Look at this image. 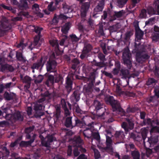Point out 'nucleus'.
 I'll return each instance as SVG.
<instances>
[{
	"label": "nucleus",
	"instance_id": "50",
	"mask_svg": "<svg viewBox=\"0 0 159 159\" xmlns=\"http://www.w3.org/2000/svg\"><path fill=\"white\" fill-rule=\"evenodd\" d=\"M50 44L53 47H55V48H58V43L56 40H52L50 41Z\"/></svg>",
	"mask_w": 159,
	"mask_h": 159
},
{
	"label": "nucleus",
	"instance_id": "60",
	"mask_svg": "<svg viewBox=\"0 0 159 159\" xmlns=\"http://www.w3.org/2000/svg\"><path fill=\"white\" fill-rule=\"evenodd\" d=\"M92 135L94 138L99 142L100 140V137L99 134L97 132L93 133Z\"/></svg>",
	"mask_w": 159,
	"mask_h": 159
},
{
	"label": "nucleus",
	"instance_id": "41",
	"mask_svg": "<svg viewBox=\"0 0 159 159\" xmlns=\"http://www.w3.org/2000/svg\"><path fill=\"white\" fill-rule=\"evenodd\" d=\"M54 77L52 75H49L48 76L47 80L46 81L45 84L48 86H49V83L52 84L54 83Z\"/></svg>",
	"mask_w": 159,
	"mask_h": 159
},
{
	"label": "nucleus",
	"instance_id": "37",
	"mask_svg": "<svg viewBox=\"0 0 159 159\" xmlns=\"http://www.w3.org/2000/svg\"><path fill=\"white\" fill-rule=\"evenodd\" d=\"M131 154L134 159H139L140 154L137 149L131 150Z\"/></svg>",
	"mask_w": 159,
	"mask_h": 159
},
{
	"label": "nucleus",
	"instance_id": "3",
	"mask_svg": "<svg viewBox=\"0 0 159 159\" xmlns=\"http://www.w3.org/2000/svg\"><path fill=\"white\" fill-rule=\"evenodd\" d=\"M10 110L7 108H5L3 110V112L2 113L1 111V116L7 120H10L12 123L15 122L16 121H22L23 120V116L20 112L18 111H16L13 115L9 113Z\"/></svg>",
	"mask_w": 159,
	"mask_h": 159
},
{
	"label": "nucleus",
	"instance_id": "19",
	"mask_svg": "<svg viewBox=\"0 0 159 159\" xmlns=\"http://www.w3.org/2000/svg\"><path fill=\"white\" fill-rule=\"evenodd\" d=\"M89 6V2L82 3L80 11L82 17H84L86 16Z\"/></svg>",
	"mask_w": 159,
	"mask_h": 159
},
{
	"label": "nucleus",
	"instance_id": "38",
	"mask_svg": "<svg viewBox=\"0 0 159 159\" xmlns=\"http://www.w3.org/2000/svg\"><path fill=\"white\" fill-rule=\"evenodd\" d=\"M15 94L14 93L9 94L7 92H6L4 94V97L7 100H10L12 99Z\"/></svg>",
	"mask_w": 159,
	"mask_h": 159
},
{
	"label": "nucleus",
	"instance_id": "57",
	"mask_svg": "<svg viewBox=\"0 0 159 159\" xmlns=\"http://www.w3.org/2000/svg\"><path fill=\"white\" fill-rule=\"evenodd\" d=\"M75 126H80L81 125L83 124V122L82 121H81L79 119H78L77 118L75 117Z\"/></svg>",
	"mask_w": 159,
	"mask_h": 159
},
{
	"label": "nucleus",
	"instance_id": "16",
	"mask_svg": "<svg viewBox=\"0 0 159 159\" xmlns=\"http://www.w3.org/2000/svg\"><path fill=\"white\" fill-rule=\"evenodd\" d=\"M53 141V137L52 135H48L43 140H42L41 143L43 146L47 148L50 147V143Z\"/></svg>",
	"mask_w": 159,
	"mask_h": 159
},
{
	"label": "nucleus",
	"instance_id": "31",
	"mask_svg": "<svg viewBox=\"0 0 159 159\" xmlns=\"http://www.w3.org/2000/svg\"><path fill=\"white\" fill-rule=\"evenodd\" d=\"M80 95V92L79 90H77L74 92L73 94V96L71 98V100L73 103L75 102V100L76 102L79 100Z\"/></svg>",
	"mask_w": 159,
	"mask_h": 159
},
{
	"label": "nucleus",
	"instance_id": "44",
	"mask_svg": "<svg viewBox=\"0 0 159 159\" xmlns=\"http://www.w3.org/2000/svg\"><path fill=\"white\" fill-rule=\"evenodd\" d=\"M55 109L56 110V114L55 115V116L57 118V119L59 118L61 114V107L58 106L57 105L55 107Z\"/></svg>",
	"mask_w": 159,
	"mask_h": 159
},
{
	"label": "nucleus",
	"instance_id": "42",
	"mask_svg": "<svg viewBox=\"0 0 159 159\" xmlns=\"http://www.w3.org/2000/svg\"><path fill=\"white\" fill-rule=\"evenodd\" d=\"M154 122L157 123L156 121H154V120H151L150 119H148L147 120H145L143 121V123L144 125H145L146 124H148L149 125H151L152 126H155V125H153Z\"/></svg>",
	"mask_w": 159,
	"mask_h": 159
},
{
	"label": "nucleus",
	"instance_id": "32",
	"mask_svg": "<svg viewBox=\"0 0 159 159\" xmlns=\"http://www.w3.org/2000/svg\"><path fill=\"white\" fill-rule=\"evenodd\" d=\"M20 8H28V4L26 0H20L17 5Z\"/></svg>",
	"mask_w": 159,
	"mask_h": 159
},
{
	"label": "nucleus",
	"instance_id": "58",
	"mask_svg": "<svg viewBox=\"0 0 159 159\" xmlns=\"http://www.w3.org/2000/svg\"><path fill=\"white\" fill-rule=\"evenodd\" d=\"M152 40L155 42L159 40V34L154 33L152 34Z\"/></svg>",
	"mask_w": 159,
	"mask_h": 159
},
{
	"label": "nucleus",
	"instance_id": "7",
	"mask_svg": "<svg viewBox=\"0 0 159 159\" xmlns=\"http://www.w3.org/2000/svg\"><path fill=\"white\" fill-rule=\"evenodd\" d=\"M93 71V72L91 73V75L89 76V80L91 82L89 84L87 87L84 88V90L88 94L91 93L93 91L94 87L93 83L96 75L98 74V72H97V70H94Z\"/></svg>",
	"mask_w": 159,
	"mask_h": 159
},
{
	"label": "nucleus",
	"instance_id": "43",
	"mask_svg": "<svg viewBox=\"0 0 159 159\" xmlns=\"http://www.w3.org/2000/svg\"><path fill=\"white\" fill-rule=\"evenodd\" d=\"M91 148L93 151L95 159H98L100 158V154L98 150L96 149L94 146H93L91 147Z\"/></svg>",
	"mask_w": 159,
	"mask_h": 159
},
{
	"label": "nucleus",
	"instance_id": "5",
	"mask_svg": "<svg viewBox=\"0 0 159 159\" xmlns=\"http://www.w3.org/2000/svg\"><path fill=\"white\" fill-rule=\"evenodd\" d=\"M54 57L55 55L53 53L46 64V69L48 72H55L57 71V63L55 60L52 59Z\"/></svg>",
	"mask_w": 159,
	"mask_h": 159
},
{
	"label": "nucleus",
	"instance_id": "51",
	"mask_svg": "<svg viewBox=\"0 0 159 159\" xmlns=\"http://www.w3.org/2000/svg\"><path fill=\"white\" fill-rule=\"evenodd\" d=\"M34 127V126H31L26 128L25 129V132L27 134H33V133H31L33 131Z\"/></svg>",
	"mask_w": 159,
	"mask_h": 159
},
{
	"label": "nucleus",
	"instance_id": "36",
	"mask_svg": "<svg viewBox=\"0 0 159 159\" xmlns=\"http://www.w3.org/2000/svg\"><path fill=\"white\" fill-rule=\"evenodd\" d=\"M147 141L150 144H155L158 141V136L157 135L154 136H152L148 138V141Z\"/></svg>",
	"mask_w": 159,
	"mask_h": 159
},
{
	"label": "nucleus",
	"instance_id": "56",
	"mask_svg": "<svg viewBox=\"0 0 159 159\" xmlns=\"http://www.w3.org/2000/svg\"><path fill=\"white\" fill-rule=\"evenodd\" d=\"M7 64L1 63V71L4 72H7Z\"/></svg>",
	"mask_w": 159,
	"mask_h": 159
},
{
	"label": "nucleus",
	"instance_id": "22",
	"mask_svg": "<svg viewBox=\"0 0 159 159\" xmlns=\"http://www.w3.org/2000/svg\"><path fill=\"white\" fill-rule=\"evenodd\" d=\"M73 143L74 146L78 147L81 146L84 143L82 140L80 136H75L73 139Z\"/></svg>",
	"mask_w": 159,
	"mask_h": 159
},
{
	"label": "nucleus",
	"instance_id": "21",
	"mask_svg": "<svg viewBox=\"0 0 159 159\" xmlns=\"http://www.w3.org/2000/svg\"><path fill=\"white\" fill-rule=\"evenodd\" d=\"M138 24L137 23H136V24L134 25V26L136 30V39L135 40H136V39H137V40H140L142 39L143 36V32L138 27Z\"/></svg>",
	"mask_w": 159,
	"mask_h": 159
},
{
	"label": "nucleus",
	"instance_id": "40",
	"mask_svg": "<svg viewBox=\"0 0 159 159\" xmlns=\"http://www.w3.org/2000/svg\"><path fill=\"white\" fill-rule=\"evenodd\" d=\"M157 82V81L155 80L154 79L150 78L148 79L146 83V84L147 85L150 86V87H151L152 85L153 86V85H155Z\"/></svg>",
	"mask_w": 159,
	"mask_h": 159
},
{
	"label": "nucleus",
	"instance_id": "35",
	"mask_svg": "<svg viewBox=\"0 0 159 159\" xmlns=\"http://www.w3.org/2000/svg\"><path fill=\"white\" fill-rule=\"evenodd\" d=\"M73 109L78 115L81 114L83 111L80 109L78 104L76 102H73L72 104Z\"/></svg>",
	"mask_w": 159,
	"mask_h": 159
},
{
	"label": "nucleus",
	"instance_id": "10",
	"mask_svg": "<svg viewBox=\"0 0 159 159\" xmlns=\"http://www.w3.org/2000/svg\"><path fill=\"white\" fill-rule=\"evenodd\" d=\"M63 9L65 14H66L69 13L70 15H64L63 14H60L58 16L59 18L66 19L67 18H70L72 17V15L71 13L73 9L70 6L66 4H64L63 5Z\"/></svg>",
	"mask_w": 159,
	"mask_h": 159
},
{
	"label": "nucleus",
	"instance_id": "8",
	"mask_svg": "<svg viewBox=\"0 0 159 159\" xmlns=\"http://www.w3.org/2000/svg\"><path fill=\"white\" fill-rule=\"evenodd\" d=\"M11 28V25L9 23L8 20L6 17L2 16L1 21V36L4 35L6 32Z\"/></svg>",
	"mask_w": 159,
	"mask_h": 159
},
{
	"label": "nucleus",
	"instance_id": "25",
	"mask_svg": "<svg viewBox=\"0 0 159 159\" xmlns=\"http://www.w3.org/2000/svg\"><path fill=\"white\" fill-rule=\"evenodd\" d=\"M71 24L70 22H67L65 23L61 26V31L63 34H67L69 30Z\"/></svg>",
	"mask_w": 159,
	"mask_h": 159
},
{
	"label": "nucleus",
	"instance_id": "29",
	"mask_svg": "<svg viewBox=\"0 0 159 159\" xmlns=\"http://www.w3.org/2000/svg\"><path fill=\"white\" fill-rule=\"evenodd\" d=\"M62 107L64 110V113L66 116H69L70 112L69 109L67 108L65 100L64 99H62L61 101Z\"/></svg>",
	"mask_w": 159,
	"mask_h": 159
},
{
	"label": "nucleus",
	"instance_id": "62",
	"mask_svg": "<svg viewBox=\"0 0 159 159\" xmlns=\"http://www.w3.org/2000/svg\"><path fill=\"white\" fill-rule=\"evenodd\" d=\"M16 57L17 59L20 61L25 60L23 57L22 56V54L20 52H17Z\"/></svg>",
	"mask_w": 159,
	"mask_h": 159
},
{
	"label": "nucleus",
	"instance_id": "9",
	"mask_svg": "<svg viewBox=\"0 0 159 159\" xmlns=\"http://www.w3.org/2000/svg\"><path fill=\"white\" fill-rule=\"evenodd\" d=\"M107 101L109 102L112 106L113 111H121L122 109L119 102L117 100L114 99L113 97L109 96L108 97L107 99Z\"/></svg>",
	"mask_w": 159,
	"mask_h": 159
},
{
	"label": "nucleus",
	"instance_id": "64",
	"mask_svg": "<svg viewBox=\"0 0 159 159\" xmlns=\"http://www.w3.org/2000/svg\"><path fill=\"white\" fill-rule=\"evenodd\" d=\"M139 16L141 18H145L146 16V11L145 9H143L141 11Z\"/></svg>",
	"mask_w": 159,
	"mask_h": 159
},
{
	"label": "nucleus",
	"instance_id": "45",
	"mask_svg": "<svg viewBox=\"0 0 159 159\" xmlns=\"http://www.w3.org/2000/svg\"><path fill=\"white\" fill-rule=\"evenodd\" d=\"M12 84V83L10 82L9 83H7L5 85L4 84H1V93L3 90L5 89H8L9 88L11 85Z\"/></svg>",
	"mask_w": 159,
	"mask_h": 159
},
{
	"label": "nucleus",
	"instance_id": "12",
	"mask_svg": "<svg viewBox=\"0 0 159 159\" xmlns=\"http://www.w3.org/2000/svg\"><path fill=\"white\" fill-rule=\"evenodd\" d=\"M153 8L148 7L147 8L148 13L149 14L159 15V3L154 2Z\"/></svg>",
	"mask_w": 159,
	"mask_h": 159
},
{
	"label": "nucleus",
	"instance_id": "20",
	"mask_svg": "<svg viewBox=\"0 0 159 159\" xmlns=\"http://www.w3.org/2000/svg\"><path fill=\"white\" fill-rule=\"evenodd\" d=\"M40 35H37L35 37L33 44H31V45L29 47L31 50L33 48H38L40 46L42 40H40Z\"/></svg>",
	"mask_w": 159,
	"mask_h": 159
},
{
	"label": "nucleus",
	"instance_id": "46",
	"mask_svg": "<svg viewBox=\"0 0 159 159\" xmlns=\"http://www.w3.org/2000/svg\"><path fill=\"white\" fill-rule=\"evenodd\" d=\"M112 144V143H106V147L102 148L106 151H112L113 149Z\"/></svg>",
	"mask_w": 159,
	"mask_h": 159
},
{
	"label": "nucleus",
	"instance_id": "33",
	"mask_svg": "<svg viewBox=\"0 0 159 159\" xmlns=\"http://www.w3.org/2000/svg\"><path fill=\"white\" fill-rule=\"evenodd\" d=\"M83 134L84 137L89 139L91 138L93 132L90 129L88 128L84 130L83 132Z\"/></svg>",
	"mask_w": 159,
	"mask_h": 159
},
{
	"label": "nucleus",
	"instance_id": "6",
	"mask_svg": "<svg viewBox=\"0 0 159 159\" xmlns=\"http://www.w3.org/2000/svg\"><path fill=\"white\" fill-rule=\"evenodd\" d=\"M141 134L142 139L140 136L139 135H136L133 133H131L130 134V137L132 139L134 140L140 141L143 140V143L144 145L145 144V139L147 137V134L148 133V130L145 128H143L141 129Z\"/></svg>",
	"mask_w": 159,
	"mask_h": 159
},
{
	"label": "nucleus",
	"instance_id": "47",
	"mask_svg": "<svg viewBox=\"0 0 159 159\" xmlns=\"http://www.w3.org/2000/svg\"><path fill=\"white\" fill-rule=\"evenodd\" d=\"M70 36L71 40L73 42H77L80 39V37H78L75 34H72L70 35Z\"/></svg>",
	"mask_w": 159,
	"mask_h": 159
},
{
	"label": "nucleus",
	"instance_id": "1",
	"mask_svg": "<svg viewBox=\"0 0 159 159\" xmlns=\"http://www.w3.org/2000/svg\"><path fill=\"white\" fill-rule=\"evenodd\" d=\"M132 52L136 53V60L139 63H142L149 57V56L145 52L143 46L141 45L140 43H134Z\"/></svg>",
	"mask_w": 159,
	"mask_h": 159
},
{
	"label": "nucleus",
	"instance_id": "34",
	"mask_svg": "<svg viewBox=\"0 0 159 159\" xmlns=\"http://www.w3.org/2000/svg\"><path fill=\"white\" fill-rule=\"evenodd\" d=\"M83 70H84L86 72H89V71H91L90 73V76L91 75V73L93 72L94 70H98V68L96 69H93L92 68L91 66H89L88 64H84L83 66Z\"/></svg>",
	"mask_w": 159,
	"mask_h": 159
},
{
	"label": "nucleus",
	"instance_id": "26",
	"mask_svg": "<svg viewBox=\"0 0 159 159\" xmlns=\"http://www.w3.org/2000/svg\"><path fill=\"white\" fill-rule=\"evenodd\" d=\"M32 80L31 78L28 76H26L24 77L23 79V81L27 84V85L24 86L25 90H28V89L30 88Z\"/></svg>",
	"mask_w": 159,
	"mask_h": 159
},
{
	"label": "nucleus",
	"instance_id": "27",
	"mask_svg": "<svg viewBox=\"0 0 159 159\" xmlns=\"http://www.w3.org/2000/svg\"><path fill=\"white\" fill-rule=\"evenodd\" d=\"M106 108L105 106L95 110L96 112V115L99 117H101L102 119H104L105 118L104 117L105 112V111Z\"/></svg>",
	"mask_w": 159,
	"mask_h": 159
},
{
	"label": "nucleus",
	"instance_id": "4",
	"mask_svg": "<svg viewBox=\"0 0 159 159\" xmlns=\"http://www.w3.org/2000/svg\"><path fill=\"white\" fill-rule=\"evenodd\" d=\"M122 58L124 64L128 68L130 69L132 66L131 54L128 47L125 48L123 50Z\"/></svg>",
	"mask_w": 159,
	"mask_h": 159
},
{
	"label": "nucleus",
	"instance_id": "55",
	"mask_svg": "<svg viewBox=\"0 0 159 159\" xmlns=\"http://www.w3.org/2000/svg\"><path fill=\"white\" fill-rule=\"evenodd\" d=\"M133 34L132 31H129L126 32L125 34V39L128 40L130 39V36Z\"/></svg>",
	"mask_w": 159,
	"mask_h": 159
},
{
	"label": "nucleus",
	"instance_id": "39",
	"mask_svg": "<svg viewBox=\"0 0 159 159\" xmlns=\"http://www.w3.org/2000/svg\"><path fill=\"white\" fill-rule=\"evenodd\" d=\"M92 49V47L90 44H85L83 50L84 53H87L89 52Z\"/></svg>",
	"mask_w": 159,
	"mask_h": 159
},
{
	"label": "nucleus",
	"instance_id": "18",
	"mask_svg": "<svg viewBox=\"0 0 159 159\" xmlns=\"http://www.w3.org/2000/svg\"><path fill=\"white\" fill-rule=\"evenodd\" d=\"M114 136L117 140L120 141L117 142L116 143L123 142V139L125 136L124 133L123 131L121 130L116 131Z\"/></svg>",
	"mask_w": 159,
	"mask_h": 159
},
{
	"label": "nucleus",
	"instance_id": "53",
	"mask_svg": "<svg viewBox=\"0 0 159 159\" xmlns=\"http://www.w3.org/2000/svg\"><path fill=\"white\" fill-rule=\"evenodd\" d=\"M125 13V12L124 11L122 10L118 12H115L114 16L117 18H119L121 17Z\"/></svg>",
	"mask_w": 159,
	"mask_h": 159
},
{
	"label": "nucleus",
	"instance_id": "2",
	"mask_svg": "<svg viewBox=\"0 0 159 159\" xmlns=\"http://www.w3.org/2000/svg\"><path fill=\"white\" fill-rule=\"evenodd\" d=\"M72 68L75 70L74 71H70L69 72L68 76L66 78V81L65 88L68 93H70L72 89V79H73V76L75 75V69L78 65L80 64L79 60L77 58L73 59L72 61Z\"/></svg>",
	"mask_w": 159,
	"mask_h": 159
},
{
	"label": "nucleus",
	"instance_id": "24",
	"mask_svg": "<svg viewBox=\"0 0 159 159\" xmlns=\"http://www.w3.org/2000/svg\"><path fill=\"white\" fill-rule=\"evenodd\" d=\"M116 89L115 91L116 93L119 96L127 95L129 96V93L127 91H122L120 89V87L118 85H116Z\"/></svg>",
	"mask_w": 159,
	"mask_h": 159
},
{
	"label": "nucleus",
	"instance_id": "52",
	"mask_svg": "<svg viewBox=\"0 0 159 159\" xmlns=\"http://www.w3.org/2000/svg\"><path fill=\"white\" fill-rule=\"evenodd\" d=\"M93 61L95 62V65L96 66H99V67L101 68L105 66V64L104 62V61H102L99 62H97L95 60H93Z\"/></svg>",
	"mask_w": 159,
	"mask_h": 159
},
{
	"label": "nucleus",
	"instance_id": "30",
	"mask_svg": "<svg viewBox=\"0 0 159 159\" xmlns=\"http://www.w3.org/2000/svg\"><path fill=\"white\" fill-rule=\"evenodd\" d=\"M120 72V75L122 76V78L125 79L127 78L129 79L131 77L129 71L128 70L122 69Z\"/></svg>",
	"mask_w": 159,
	"mask_h": 159
},
{
	"label": "nucleus",
	"instance_id": "11",
	"mask_svg": "<svg viewBox=\"0 0 159 159\" xmlns=\"http://www.w3.org/2000/svg\"><path fill=\"white\" fill-rule=\"evenodd\" d=\"M126 120L128 124L126 122H123L121 125L122 127L124 129L125 133L127 134L130 130L134 128V124L131 119H126Z\"/></svg>",
	"mask_w": 159,
	"mask_h": 159
},
{
	"label": "nucleus",
	"instance_id": "14",
	"mask_svg": "<svg viewBox=\"0 0 159 159\" xmlns=\"http://www.w3.org/2000/svg\"><path fill=\"white\" fill-rule=\"evenodd\" d=\"M43 106L42 104L39 103L38 102L35 103L34 106V109L35 111H36L35 114V116L36 117H39L43 115V112L41 111H38L42 109Z\"/></svg>",
	"mask_w": 159,
	"mask_h": 159
},
{
	"label": "nucleus",
	"instance_id": "63",
	"mask_svg": "<svg viewBox=\"0 0 159 159\" xmlns=\"http://www.w3.org/2000/svg\"><path fill=\"white\" fill-rule=\"evenodd\" d=\"M150 132L151 134L153 132H157L159 133V126H155L153 127L151 129Z\"/></svg>",
	"mask_w": 159,
	"mask_h": 159
},
{
	"label": "nucleus",
	"instance_id": "54",
	"mask_svg": "<svg viewBox=\"0 0 159 159\" xmlns=\"http://www.w3.org/2000/svg\"><path fill=\"white\" fill-rule=\"evenodd\" d=\"M53 2H51L50 4L48 5V8L49 11H53L56 9V8L53 6Z\"/></svg>",
	"mask_w": 159,
	"mask_h": 159
},
{
	"label": "nucleus",
	"instance_id": "15",
	"mask_svg": "<svg viewBox=\"0 0 159 159\" xmlns=\"http://www.w3.org/2000/svg\"><path fill=\"white\" fill-rule=\"evenodd\" d=\"M75 117H67L66 118L65 125L67 127L72 128L75 125Z\"/></svg>",
	"mask_w": 159,
	"mask_h": 159
},
{
	"label": "nucleus",
	"instance_id": "61",
	"mask_svg": "<svg viewBox=\"0 0 159 159\" xmlns=\"http://www.w3.org/2000/svg\"><path fill=\"white\" fill-rule=\"evenodd\" d=\"M155 18H152L149 19L148 21L146 22V25H148L149 24L152 25L154 24L155 22Z\"/></svg>",
	"mask_w": 159,
	"mask_h": 159
},
{
	"label": "nucleus",
	"instance_id": "17",
	"mask_svg": "<svg viewBox=\"0 0 159 159\" xmlns=\"http://www.w3.org/2000/svg\"><path fill=\"white\" fill-rule=\"evenodd\" d=\"M36 135L34 134H30L26 135V138L28 139H30V140L28 141H22L21 143V144L23 146H28L30 145L31 144L34 142Z\"/></svg>",
	"mask_w": 159,
	"mask_h": 159
},
{
	"label": "nucleus",
	"instance_id": "13",
	"mask_svg": "<svg viewBox=\"0 0 159 159\" xmlns=\"http://www.w3.org/2000/svg\"><path fill=\"white\" fill-rule=\"evenodd\" d=\"M45 62V61L43 60V57H41L39 60H38L36 62L33 64L31 66V68L33 70V72H34V69L38 70L40 68L41 70Z\"/></svg>",
	"mask_w": 159,
	"mask_h": 159
},
{
	"label": "nucleus",
	"instance_id": "59",
	"mask_svg": "<svg viewBox=\"0 0 159 159\" xmlns=\"http://www.w3.org/2000/svg\"><path fill=\"white\" fill-rule=\"evenodd\" d=\"M155 95L157 98H159V86H157L154 88Z\"/></svg>",
	"mask_w": 159,
	"mask_h": 159
},
{
	"label": "nucleus",
	"instance_id": "49",
	"mask_svg": "<svg viewBox=\"0 0 159 159\" xmlns=\"http://www.w3.org/2000/svg\"><path fill=\"white\" fill-rule=\"evenodd\" d=\"M43 76L41 75H39L36 79H34V80L35 83L37 84L40 83L43 80Z\"/></svg>",
	"mask_w": 159,
	"mask_h": 159
},
{
	"label": "nucleus",
	"instance_id": "28",
	"mask_svg": "<svg viewBox=\"0 0 159 159\" xmlns=\"http://www.w3.org/2000/svg\"><path fill=\"white\" fill-rule=\"evenodd\" d=\"M104 3V1L103 0L100 1L98 5L94 9V15H93V16L97 14V12L102 11Z\"/></svg>",
	"mask_w": 159,
	"mask_h": 159
},
{
	"label": "nucleus",
	"instance_id": "23",
	"mask_svg": "<svg viewBox=\"0 0 159 159\" xmlns=\"http://www.w3.org/2000/svg\"><path fill=\"white\" fill-rule=\"evenodd\" d=\"M99 97H97L93 102V105L95 107V110L105 106L102 101L99 100Z\"/></svg>",
	"mask_w": 159,
	"mask_h": 159
},
{
	"label": "nucleus",
	"instance_id": "48",
	"mask_svg": "<svg viewBox=\"0 0 159 159\" xmlns=\"http://www.w3.org/2000/svg\"><path fill=\"white\" fill-rule=\"evenodd\" d=\"M127 1L128 0H117L118 6L120 7H122Z\"/></svg>",
	"mask_w": 159,
	"mask_h": 159
}]
</instances>
